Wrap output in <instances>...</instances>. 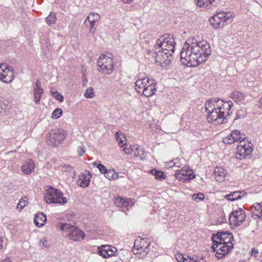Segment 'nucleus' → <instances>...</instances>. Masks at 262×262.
<instances>
[{
    "mask_svg": "<svg viewBox=\"0 0 262 262\" xmlns=\"http://www.w3.org/2000/svg\"><path fill=\"white\" fill-rule=\"evenodd\" d=\"M150 251V248H145L144 247L140 248H132L133 253L140 258H144L148 253Z\"/></svg>",
    "mask_w": 262,
    "mask_h": 262,
    "instance_id": "nucleus-25",
    "label": "nucleus"
},
{
    "mask_svg": "<svg viewBox=\"0 0 262 262\" xmlns=\"http://www.w3.org/2000/svg\"><path fill=\"white\" fill-rule=\"evenodd\" d=\"M3 240L0 238V250L3 249Z\"/></svg>",
    "mask_w": 262,
    "mask_h": 262,
    "instance_id": "nucleus-53",
    "label": "nucleus"
},
{
    "mask_svg": "<svg viewBox=\"0 0 262 262\" xmlns=\"http://www.w3.org/2000/svg\"><path fill=\"white\" fill-rule=\"evenodd\" d=\"M180 173H184V174H186V173H189L190 174H194L192 171V170L190 169L188 167L185 166L183 167L181 170H180Z\"/></svg>",
    "mask_w": 262,
    "mask_h": 262,
    "instance_id": "nucleus-43",
    "label": "nucleus"
},
{
    "mask_svg": "<svg viewBox=\"0 0 262 262\" xmlns=\"http://www.w3.org/2000/svg\"><path fill=\"white\" fill-rule=\"evenodd\" d=\"M241 193V192L239 191H235L226 195L225 198L229 201H233L241 198V196L240 195Z\"/></svg>",
    "mask_w": 262,
    "mask_h": 262,
    "instance_id": "nucleus-30",
    "label": "nucleus"
},
{
    "mask_svg": "<svg viewBox=\"0 0 262 262\" xmlns=\"http://www.w3.org/2000/svg\"><path fill=\"white\" fill-rule=\"evenodd\" d=\"M233 131L236 132V131H238V130H237L235 129V130H234Z\"/></svg>",
    "mask_w": 262,
    "mask_h": 262,
    "instance_id": "nucleus-55",
    "label": "nucleus"
},
{
    "mask_svg": "<svg viewBox=\"0 0 262 262\" xmlns=\"http://www.w3.org/2000/svg\"><path fill=\"white\" fill-rule=\"evenodd\" d=\"M151 173L155 176V178L157 180L162 181L166 178L164 173L161 171H158L156 169H152L150 171Z\"/></svg>",
    "mask_w": 262,
    "mask_h": 262,
    "instance_id": "nucleus-32",
    "label": "nucleus"
},
{
    "mask_svg": "<svg viewBox=\"0 0 262 262\" xmlns=\"http://www.w3.org/2000/svg\"><path fill=\"white\" fill-rule=\"evenodd\" d=\"M105 177L108 180H111L113 178V173L112 171L107 170L105 173H104Z\"/></svg>",
    "mask_w": 262,
    "mask_h": 262,
    "instance_id": "nucleus-46",
    "label": "nucleus"
},
{
    "mask_svg": "<svg viewBox=\"0 0 262 262\" xmlns=\"http://www.w3.org/2000/svg\"><path fill=\"white\" fill-rule=\"evenodd\" d=\"M247 115L246 110L245 108H241L237 111L236 113L237 118H244Z\"/></svg>",
    "mask_w": 262,
    "mask_h": 262,
    "instance_id": "nucleus-42",
    "label": "nucleus"
},
{
    "mask_svg": "<svg viewBox=\"0 0 262 262\" xmlns=\"http://www.w3.org/2000/svg\"><path fill=\"white\" fill-rule=\"evenodd\" d=\"M260 262H262V259L260 261Z\"/></svg>",
    "mask_w": 262,
    "mask_h": 262,
    "instance_id": "nucleus-56",
    "label": "nucleus"
},
{
    "mask_svg": "<svg viewBox=\"0 0 262 262\" xmlns=\"http://www.w3.org/2000/svg\"><path fill=\"white\" fill-rule=\"evenodd\" d=\"M98 253L104 258L113 256V253L109 254V253L106 252V251L104 250L102 246L98 248Z\"/></svg>",
    "mask_w": 262,
    "mask_h": 262,
    "instance_id": "nucleus-34",
    "label": "nucleus"
},
{
    "mask_svg": "<svg viewBox=\"0 0 262 262\" xmlns=\"http://www.w3.org/2000/svg\"><path fill=\"white\" fill-rule=\"evenodd\" d=\"M176 258L178 262H188V256L186 258L183 255L180 253L176 255Z\"/></svg>",
    "mask_w": 262,
    "mask_h": 262,
    "instance_id": "nucleus-40",
    "label": "nucleus"
},
{
    "mask_svg": "<svg viewBox=\"0 0 262 262\" xmlns=\"http://www.w3.org/2000/svg\"><path fill=\"white\" fill-rule=\"evenodd\" d=\"M211 53L210 47L206 40L189 39L183 46L181 59L183 64L196 67L204 63Z\"/></svg>",
    "mask_w": 262,
    "mask_h": 262,
    "instance_id": "nucleus-1",
    "label": "nucleus"
},
{
    "mask_svg": "<svg viewBox=\"0 0 262 262\" xmlns=\"http://www.w3.org/2000/svg\"><path fill=\"white\" fill-rule=\"evenodd\" d=\"M27 201L23 199H21V200L19 201L17 205L16 208L21 210L23 209L25 206L27 205Z\"/></svg>",
    "mask_w": 262,
    "mask_h": 262,
    "instance_id": "nucleus-41",
    "label": "nucleus"
},
{
    "mask_svg": "<svg viewBox=\"0 0 262 262\" xmlns=\"http://www.w3.org/2000/svg\"><path fill=\"white\" fill-rule=\"evenodd\" d=\"M97 66L99 72L110 74L113 72V59L106 54H102L97 60Z\"/></svg>",
    "mask_w": 262,
    "mask_h": 262,
    "instance_id": "nucleus-8",
    "label": "nucleus"
},
{
    "mask_svg": "<svg viewBox=\"0 0 262 262\" xmlns=\"http://www.w3.org/2000/svg\"><path fill=\"white\" fill-rule=\"evenodd\" d=\"M175 176L177 179L183 182H188L195 177V174H190L187 173L184 174V173H180V170L176 171Z\"/></svg>",
    "mask_w": 262,
    "mask_h": 262,
    "instance_id": "nucleus-21",
    "label": "nucleus"
},
{
    "mask_svg": "<svg viewBox=\"0 0 262 262\" xmlns=\"http://www.w3.org/2000/svg\"><path fill=\"white\" fill-rule=\"evenodd\" d=\"M216 241H217L212 242L213 243L212 249L214 252L216 251V254H219L225 256L233 248V243H229L228 245L227 244L218 243Z\"/></svg>",
    "mask_w": 262,
    "mask_h": 262,
    "instance_id": "nucleus-13",
    "label": "nucleus"
},
{
    "mask_svg": "<svg viewBox=\"0 0 262 262\" xmlns=\"http://www.w3.org/2000/svg\"><path fill=\"white\" fill-rule=\"evenodd\" d=\"M251 256L254 255L255 257H256V254L258 253V250L257 249H255V248H252L251 249Z\"/></svg>",
    "mask_w": 262,
    "mask_h": 262,
    "instance_id": "nucleus-50",
    "label": "nucleus"
},
{
    "mask_svg": "<svg viewBox=\"0 0 262 262\" xmlns=\"http://www.w3.org/2000/svg\"><path fill=\"white\" fill-rule=\"evenodd\" d=\"M214 0H195L196 5L202 8H206L210 6Z\"/></svg>",
    "mask_w": 262,
    "mask_h": 262,
    "instance_id": "nucleus-29",
    "label": "nucleus"
},
{
    "mask_svg": "<svg viewBox=\"0 0 262 262\" xmlns=\"http://www.w3.org/2000/svg\"><path fill=\"white\" fill-rule=\"evenodd\" d=\"M47 221L46 215L42 212L39 213L36 215L34 222L36 226L38 227L42 226Z\"/></svg>",
    "mask_w": 262,
    "mask_h": 262,
    "instance_id": "nucleus-23",
    "label": "nucleus"
},
{
    "mask_svg": "<svg viewBox=\"0 0 262 262\" xmlns=\"http://www.w3.org/2000/svg\"><path fill=\"white\" fill-rule=\"evenodd\" d=\"M232 106L231 101H224L219 98L211 99L206 101L205 106L208 113L207 119L214 124H223L226 121V116Z\"/></svg>",
    "mask_w": 262,
    "mask_h": 262,
    "instance_id": "nucleus-2",
    "label": "nucleus"
},
{
    "mask_svg": "<svg viewBox=\"0 0 262 262\" xmlns=\"http://www.w3.org/2000/svg\"><path fill=\"white\" fill-rule=\"evenodd\" d=\"M101 246L104 250L106 251V252H108V253H109V254L113 253V255H114V253L116 252V248L113 246L110 245H102Z\"/></svg>",
    "mask_w": 262,
    "mask_h": 262,
    "instance_id": "nucleus-37",
    "label": "nucleus"
},
{
    "mask_svg": "<svg viewBox=\"0 0 262 262\" xmlns=\"http://www.w3.org/2000/svg\"><path fill=\"white\" fill-rule=\"evenodd\" d=\"M56 16L54 12H50L49 15L46 18V22L50 26H51L56 23Z\"/></svg>",
    "mask_w": 262,
    "mask_h": 262,
    "instance_id": "nucleus-31",
    "label": "nucleus"
},
{
    "mask_svg": "<svg viewBox=\"0 0 262 262\" xmlns=\"http://www.w3.org/2000/svg\"><path fill=\"white\" fill-rule=\"evenodd\" d=\"M204 198V194L201 192L198 194H194L192 196V199L196 202H199L200 201H203Z\"/></svg>",
    "mask_w": 262,
    "mask_h": 262,
    "instance_id": "nucleus-36",
    "label": "nucleus"
},
{
    "mask_svg": "<svg viewBox=\"0 0 262 262\" xmlns=\"http://www.w3.org/2000/svg\"><path fill=\"white\" fill-rule=\"evenodd\" d=\"M124 200V198L120 196H115L114 199V204L118 207H123Z\"/></svg>",
    "mask_w": 262,
    "mask_h": 262,
    "instance_id": "nucleus-33",
    "label": "nucleus"
},
{
    "mask_svg": "<svg viewBox=\"0 0 262 262\" xmlns=\"http://www.w3.org/2000/svg\"><path fill=\"white\" fill-rule=\"evenodd\" d=\"M149 248V243L147 239L138 238L135 241L134 246L133 248Z\"/></svg>",
    "mask_w": 262,
    "mask_h": 262,
    "instance_id": "nucleus-22",
    "label": "nucleus"
},
{
    "mask_svg": "<svg viewBox=\"0 0 262 262\" xmlns=\"http://www.w3.org/2000/svg\"><path fill=\"white\" fill-rule=\"evenodd\" d=\"M97 167L99 169V170H100V171L102 173H103V174L105 173L106 171L107 170V169L106 168V167L103 165H102L101 164H99L97 165Z\"/></svg>",
    "mask_w": 262,
    "mask_h": 262,
    "instance_id": "nucleus-45",
    "label": "nucleus"
},
{
    "mask_svg": "<svg viewBox=\"0 0 262 262\" xmlns=\"http://www.w3.org/2000/svg\"><path fill=\"white\" fill-rule=\"evenodd\" d=\"M62 113V111L61 108H56L52 113V117L53 118H55V119L59 118L61 116Z\"/></svg>",
    "mask_w": 262,
    "mask_h": 262,
    "instance_id": "nucleus-39",
    "label": "nucleus"
},
{
    "mask_svg": "<svg viewBox=\"0 0 262 262\" xmlns=\"http://www.w3.org/2000/svg\"><path fill=\"white\" fill-rule=\"evenodd\" d=\"M66 135L61 132H49L47 135V142L48 145L56 146L66 138Z\"/></svg>",
    "mask_w": 262,
    "mask_h": 262,
    "instance_id": "nucleus-12",
    "label": "nucleus"
},
{
    "mask_svg": "<svg viewBox=\"0 0 262 262\" xmlns=\"http://www.w3.org/2000/svg\"><path fill=\"white\" fill-rule=\"evenodd\" d=\"M174 39L172 35L164 34L161 36L155 46L154 57L157 62L161 66L170 63L172 55L175 51Z\"/></svg>",
    "mask_w": 262,
    "mask_h": 262,
    "instance_id": "nucleus-3",
    "label": "nucleus"
},
{
    "mask_svg": "<svg viewBox=\"0 0 262 262\" xmlns=\"http://www.w3.org/2000/svg\"><path fill=\"white\" fill-rule=\"evenodd\" d=\"M211 239L212 242L217 241L218 243L229 244L233 243V236L232 234L228 231H219L215 234H212Z\"/></svg>",
    "mask_w": 262,
    "mask_h": 262,
    "instance_id": "nucleus-11",
    "label": "nucleus"
},
{
    "mask_svg": "<svg viewBox=\"0 0 262 262\" xmlns=\"http://www.w3.org/2000/svg\"><path fill=\"white\" fill-rule=\"evenodd\" d=\"M51 95L56 100H59L60 102H63V96L58 92L57 91H51Z\"/></svg>",
    "mask_w": 262,
    "mask_h": 262,
    "instance_id": "nucleus-35",
    "label": "nucleus"
},
{
    "mask_svg": "<svg viewBox=\"0 0 262 262\" xmlns=\"http://www.w3.org/2000/svg\"><path fill=\"white\" fill-rule=\"evenodd\" d=\"M91 175L86 171L85 173L80 174L77 180V184L81 187L85 188L89 185Z\"/></svg>",
    "mask_w": 262,
    "mask_h": 262,
    "instance_id": "nucleus-17",
    "label": "nucleus"
},
{
    "mask_svg": "<svg viewBox=\"0 0 262 262\" xmlns=\"http://www.w3.org/2000/svg\"><path fill=\"white\" fill-rule=\"evenodd\" d=\"M15 74L13 68L6 63L0 65V80L3 82L11 83L14 80Z\"/></svg>",
    "mask_w": 262,
    "mask_h": 262,
    "instance_id": "nucleus-9",
    "label": "nucleus"
},
{
    "mask_svg": "<svg viewBox=\"0 0 262 262\" xmlns=\"http://www.w3.org/2000/svg\"><path fill=\"white\" fill-rule=\"evenodd\" d=\"M42 244V246L48 248L49 245L48 244V242L46 239L43 238L40 240V245H41Z\"/></svg>",
    "mask_w": 262,
    "mask_h": 262,
    "instance_id": "nucleus-49",
    "label": "nucleus"
},
{
    "mask_svg": "<svg viewBox=\"0 0 262 262\" xmlns=\"http://www.w3.org/2000/svg\"><path fill=\"white\" fill-rule=\"evenodd\" d=\"M219 17V19L224 24L225 22L230 20L233 17V13L230 12L227 13L224 12H220L215 14Z\"/></svg>",
    "mask_w": 262,
    "mask_h": 262,
    "instance_id": "nucleus-24",
    "label": "nucleus"
},
{
    "mask_svg": "<svg viewBox=\"0 0 262 262\" xmlns=\"http://www.w3.org/2000/svg\"><path fill=\"white\" fill-rule=\"evenodd\" d=\"M34 100L36 103H39L42 95L43 93V89L41 88L40 82L37 80L35 82V86L34 88Z\"/></svg>",
    "mask_w": 262,
    "mask_h": 262,
    "instance_id": "nucleus-18",
    "label": "nucleus"
},
{
    "mask_svg": "<svg viewBox=\"0 0 262 262\" xmlns=\"http://www.w3.org/2000/svg\"><path fill=\"white\" fill-rule=\"evenodd\" d=\"M84 96L88 98H92L94 97V93L92 88H88L84 93Z\"/></svg>",
    "mask_w": 262,
    "mask_h": 262,
    "instance_id": "nucleus-38",
    "label": "nucleus"
},
{
    "mask_svg": "<svg viewBox=\"0 0 262 262\" xmlns=\"http://www.w3.org/2000/svg\"><path fill=\"white\" fill-rule=\"evenodd\" d=\"M233 98L235 101L244 103L246 102V95L239 92H234L233 94Z\"/></svg>",
    "mask_w": 262,
    "mask_h": 262,
    "instance_id": "nucleus-28",
    "label": "nucleus"
},
{
    "mask_svg": "<svg viewBox=\"0 0 262 262\" xmlns=\"http://www.w3.org/2000/svg\"><path fill=\"white\" fill-rule=\"evenodd\" d=\"M253 206L254 209L252 211V214L255 216V219H262V203H255Z\"/></svg>",
    "mask_w": 262,
    "mask_h": 262,
    "instance_id": "nucleus-26",
    "label": "nucleus"
},
{
    "mask_svg": "<svg viewBox=\"0 0 262 262\" xmlns=\"http://www.w3.org/2000/svg\"><path fill=\"white\" fill-rule=\"evenodd\" d=\"M246 216L245 212L242 208H239L231 212L229 217V221L230 225L238 226L245 221Z\"/></svg>",
    "mask_w": 262,
    "mask_h": 262,
    "instance_id": "nucleus-10",
    "label": "nucleus"
},
{
    "mask_svg": "<svg viewBox=\"0 0 262 262\" xmlns=\"http://www.w3.org/2000/svg\"><path fill=\"white\" fill-rule=\"evenodd\" d=\"M124 3L128 4L130 3L133 0H122Z\"/></svg>",
    "mask_w": 262,
    "mask_h": 262,
    "instance_id": "nucleus-54",
    "label": "nucleus"
},
{
    "mask_svg": "<svg viewBox=\"0 0 262 262\" xmlns=\"http://www.w3.org/2000/svg\"><path fill=\"white\" fill-rule=\"evenodd\" d=\"M64 167L68 171H71L73 170V167L70 165H66Z\"/></svg>",
    "mask_w": 262,
    "mask_h": 262,
    "instance_id": "nucleus-51",
    "label": "nucleus"
},
{
    "mask_svg": "<svg viewBox=\"0 0 262 262\" xmlns=\"http://www.w3.org/2000/svg\"><path fill=\"white\" fill-rule=\"evenodd\" d=\"M245 135L241 134V132H231L229 136L224 138L223 142L226 144H232L240 139H244Z\"/></svg>",
    "mask_w": 262,
    "mask_h": 262,
    "instance_id": "nucleus-16",
    "label": "nucleus"
},
{
    "mask_svg": "<svg viewBox=\"0 0 262 262\" xmlns=\"http://www.w3.org/2000/svg\"><path fill=\"white\" fill-rule=\"evenodd\" d=\"M239 144L237 146V152L235 155L237 159H249L251 157L253 150V144L245 136V138L240 139Z\"/></svg>",
    "mask_w": 262,
    "mask_h": 262,
    "instance_id": "nucleus-6",
    "label": "nucleus"
},
{
    "mask_svg": "<svg viewBox=\"0 0 262 262\" xmlns=\"http://www.w3.org/2000/svg\"><path fill=\"white\" fill-rule=\"evenodd\" d=\"M209 21L211 26L214 29L222 28L224 26V24L222 23V21L219 19V17H217L215 14L210 18Z\"/></svg>",
    "mask_w": 262,
    "mask_h": 262,
    "instance_id": "nucleus-27",
    "label": "nucleus"
},
{
    "mask_svg": "<svg viewBox=\"0 0 262 262\" xmlns=\"http://www.w3.org/2000/svg\"><path fill=\"white\" fill-rule=\"evenodd\" d=\"M43 200L48 204L59 203L63 204L67 202V199L62 196L61 192L51 187L47 190Z\"/></svg>",
    "mask_w": 262,
    "mask_h": 262,
    "instance_id": "nucleus-7",
    "label": "nucleus"
},
{
    "mask_svg": "<svg viewBox=\"0 0 262 262\" xmlns=\"http://www.w3.org/2000/svg\"><path fill=\"white\" fill-rule=\"evenodd\" d=\"M134 202H132V201H129L128 200H124L123 202V206L125 207H127L128 206H132L134 205Z\"/></svg>",
    "mask_w": 262,
    "mask_h": 262,
    "instance_id": "nucleus-47",
    "label": "nucleus"
},
{
    "mask_svg": "<svg viewBox=\"0 0 262 262\" xmlns=\"http://www.w3.org/2000/svg\"><path fill=\"white\" fill-rule=\"evenodd\" d=\"M3 262H11V261L10 257H7L3 260Z\"/></svg>",
    "mask_w": 262,
    "mask_h": 262,
    "instance_id": "nucleus-52",
    "label": "nucleus"
},
{
    "mask_svg": "<svg viewBox=\"0 0 262 262\" xmlns=\"http://www.w3.org/2000/svg\"><path fill=\"white\" fill-rule=\"evenodd\" d=\"M135 86L138 93L142 94L147 97L152 96L157 91L155 81L146 77L138 79Z\"/></svg>",
    "mask_w": 262,
    "mask_h": 262,
    "instance_id": "nucleus-4",
    "label": "nucleus"
},
{
    "mask_svg": "<svg viewBox=\"0 0 262 262\" xmlns=\"http://www.w3.org/2000/svg\"><path fill=\"white\" fill-rule=\"evenodd\" d=\"M57 226L61 231L68 232L66 235L70 239L74 242L82 241L86 236L85 233L78 227L69 224L59 223Z\"/></svg>",
    "mask_w": 262,
    "mask_h": 262,
    "instance_id": "nucleus-5",
    "label": "nucleus"
},
{
    "mask_svg": "<svg viewBox=\"0 0 262 262\" xmlns=\"http://www.w3.org/2000/svg\"><path fill=\"white\" fill-rule=\"evenodd\" d=\"M173 163V166L177 167H180L181 166V164L180 162V159H174L172 162Z\"/></svg>",
    "mask_w": 262,
    "mask_h": 262,
    "instance_id": "nucleus-48",
    "label": "nucleus"
},
{
    "mask_svg": "<svg viewBox=\"0 0 262 262\" xmlns=\"http://www.w3.org/2000/svg\"><path fill=\"white\" fill-rule=\"evenodd\" d=\"M214 175L217 181L223 182L227 175V171L222 167H215L214 170Z\"/></svg>",
    "mask_w": 262,
    "mask_h": 262,
    "instance_id": "nucleus-19",
    "label": "nucleus"
},
{
    "mask_svg": "<svg viewBox=\"0 0 262 262\" xmlns=\"http://www.w3.org/2000/svg\"><path fill=\"white\" fill-rule=\"evenodd\" d=\"M100 19L99 15L95 12L90 13L86 17L84 24L86 27H89V31L93 34L96 31L95 23Z\"/></svg>",
    "mask_w": 262,
    "mask_h": 262,
    "instance_id": "nucleus-14",
    "label": "nucleus"
},
{
    "mask_svg": "<svg viewBox=\"0 0 262 262\" xmlns=\"http://www.w3.org/2000/svg\"><path fill=\"white\" fill-rule=\"evenodd\" d=\"M34 162L32 160H28L21 167V171L26 174H30L34 169Z\"/></svg>",
    "mask_w": 262,
    "mask_h": 262,
    "instance_id": "nucleus-20",
    "label": "nucleus"
},
{
    "mask_svg": "<svg viewBox=\"0 0 262 262\" xmlns=\"http://www.w3.org/2000/svg\"><path fill=\"white\" fill-rule=\"evenodd\" d=\"M115 138L120 147H123V150L126 154H132V150L130 145L127 144L126 138L122 132H116Z\"/></svg>",
    "mask_w": 262,
    "mask_h": 262,
    "instance_id": "nucleus-15",
    "label": "nucleus"
},
{
    "mask_svg": "<svg viewBox=\"0 0 262 262\" xmlns=\"http://www.w3.org/2000/svg\"><path fill=\"white\" fill-rule=\"evenodd\" d=\"M77 152L79 156H83L85 152L84 146L83 145L79 146L77 148Z\"/></svg>",
    "mask_w": 262,
    "mask_h": 262,
    "instance_id": "nucleus-44",
    "label": "nucleus"
}]
</instances>
